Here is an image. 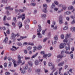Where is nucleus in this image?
<instances>
[{
	"instance_id": "nucleus-1",
	"label": "nucleus",
	"mask_w": 75,
	"mask_h": 75,
	"mask_svg": "<svg viewBox=\"0 0 75 75\" xmlns=\"http://www.w3.org/2000/svg\"><path fill=\"white\" fill-rule=\"evenodd\" d=\"M65 49H66L67 51L65 52V53L67 54H69V52L67 51L68 50H70V47L69 45L68 44H66L65 46H64Z\"/></svg>"
},
{
	"instance_id": "nucleus-2",
	"label": "nucleus",
	"mask_w": 75,
	"mask_h": 75,
	"mask_svg": "<svg viewBox=\"0 0 75 75\" xmlns=\"http://www.w3.org/2000/svg\"><path fill=\"white\" fill-rule=\"evenodd\" d=\"M49 66H52V67H51V69H53L54 68V67H55V65L54 64H52V62H49L48 63Z\"/></svg>"
},
{
	"instance_id": "nucleus-3",
	"label": "nucleus",
	"mask_w": 75,
	"mask_h": 75,
	"mask_svg": "<svg viewBox=\"0 0 75 75\" xmlns=\"http://www.w3.org/2000/svg\"><path fill=\"white\" fill-rule=\"evenodd\" d=\"M69 37V35L68 34H67L66 35V38L63 40L64 42H67L68 41V38Z\"/></svg>"
},
{
	"instance_id": "nucleus-4",
	"label": "nucleus",
	"mask_w": 75,
	"mask_h": 75,
	"mask_svg": "<svg viewBox=\"0 0 75 75\" xmlns=\"http://www.w3.org/2000/svg\"><path fill=\"white\" fill-rule=\"evenodd\" d=\"M66 44L65 43H64V44L63 43H61L59 45V48H60V49H62V48H64V45H65V46L66 45Z\"/></svg>"
},
{
	"instance_id": "nucleus-5",
	"label": "nucleus",
	"mask_w": 75,
	"mask_h": 75,
	"mask_svg": "<svg viewBox=\"0 0 75 75\" xmlns=\"http://www.w3.org/2000/svg\"><path fill=\"white\" fill-rule=\"evenodd\" d=\"M30 22V19L29 18H28L24 21L25 24H28Z\"/></svg>"
},
{
	"instance_id": "nucleus-6",
	"label": "nucleus",
	"mask_w": 75,
	"mask_h": 75,
	"mask_svg": "<svg viewBox=\"0 0 75 75\" xmlns=\"http://www.w3.org/2000/svg\"><path fill=\"white\" fill-rule=\"evenodd\" d=\"M16 35L15 34L13 33H12L11 34V39H13L16 37Z\"/></svg>"
},
{
	"instance_id": "nucleus-7",
	"label": "nucleus",
	"mask_w": 75,
	"mask_h": 75,
	"mask_svg": "<svg viewBox=\"0 0 75 75\" xmlns=\"http://www.w3.org/2000/svg\"><path fill=\"white\" fill-rule=\"evenodd\" d=\"M12 48L11 49V51H16V50H17V49H18V48H17L16 47L13 46H12Z\"/></svg>"
},
{
	"instance_id": "nucleus-8",
	"label": "nucleus",
	"mask_w": 75,
	"mask_h": 75,
	"mask_svg": "<svg viewBox=\"0 0 75 75\" xmlns=\"http://www.w3.org/2000/svg\"><path fill=\"white\" fill-rule=\"evenodd\" d=\"M18 25L19 26V29H20V28H21L23 26V24H22V23L20 22L19 23H18Z\"/></svg>"
},
{
	"instance_id": "nucleus-9",
	"label": "nucleus",
	"mask_w": 75,
	"mask_h": 75,
	"mask_svg": "<svg viewBox=\"0 0 75 75\" xmlns=\"http://www.w3.org/2000/svg\"><path fill=\"white\" fill-rule=\"evenodd\" d=\"M8 38H7V37H6L5 38V39L4 40L3 42H5L6 44H7V41H8Z\"/></svg>"
},
{
	"instance_id": "nucleus-10",
	"label": "nucleus",
	"mask_w": 75,
	"mask_h": 75,
	"mask_svg": "<svg viewBox=\"0 0 75 75\" xmlns=\"http://www.w3.org/2000/svg\"><path fill=\"white\" fill-rule=\"evenodd\" d=\"M5 8L6 10H13V8H11L10 6L6 7Z\"/></svg>"
},
{
	"instance_id": "nucleus-11",
	"label": "nucleus",
	"mask_w": 75,
	"mask_h": 75,
	"mask_svg": "<svg viewBox=\"0 0 75 75\" xmlns=\"http://www.w3.org/2000/svg\"><path fill=\"white\" fill-rule=\"evenodd\" d=\"M12 61L13 62V64L14 65V67H17V64H16V62L15 61V60L14 59H12Z\"/></svg>"
},
{
	"instance_id": "nucleus-12",
	"label": "nucleus",
	"mask_w": 75,
	"mask_h": 75,
	"mask_svg": "<svg viewBox=\"0 0 75 75\" xmlns=\"http://www.w3.org/2000/svg\"><path fill=\"white\" fill-rule=\"evenodd\" d=\"M64 14H65V15H69V14H71V12L69 11H67L65 12L64 13Z\"/></svg>"
},
{
	"instance_id": "nucleus-13",
	"label": "nucleus",
	"mask_w": 75,
	"mask_h": 75,
	"mask_svg": "<svg viewBox=\"0 0 75 75\" xmlns=\"http://www.w3.org/2000/svg\"><path fill=\"white\" fill-rule=\"evenodd\" d=\"M41 18H45L47 17V15L46 14H43L41 15Z\"/></svg>"
},
{
	"instance_id": "nucleus-14",
	"label": "nucleus",
	"mask_w": 75,
	"mask_h": 75,
	"mask_svg": "<svg viewBox=\"0 0 75 75\" xmlns=\"http://www.w3.org/2000/svg\"><path fill=\"white\" fill-rule=\"evenodd\" d=\"M64 62L63 61L60 63H59V64H58V66H59V67L62 66L64 65Z\"/></svg>"
},
{
	"instance_id": "nucleus-15",
	"label": "nucleus",
	"mask_w": 75,
	"mask_h": 75,
	"mask_svg": "<svg viewBox=\"0 0 75 75\" xmlns=\"http://www.w3.org/2000/svg\"><path fill=\"white\" fill-rule=\"evenodd\" d=\"M47 8H44L42 10L43 12H44L45 13H46L47 12Z\"/></svg>"
},
{
	"instance_id": "nucleus-16",
	"label": "nucleus",
	"mask_w": 75,
	"mask_h": 75,
	"mask_svg": "<svg viewBox=\"0 0 75 75\" xmlns=\"http://www.w3.org/2000/svg\"><path fill=\"white\" fill-rule=\"evenodd\" d=\"M47 30V29H46L45 30H42V35H45V33L46 31Z\"/></svg>"
},
{
	"instance_id": "nucleus-17",
	"label": "nucleus",
	"mask_w": 75,
	"mask_h": 75,
	"mask_svg": "<svg viewBox=\"0 0 75 75\" xmlns=\"http://www.w3.org/2000/svg\"><path fill=\"white\" fill-rule=\"evenodd\" d=\"M66 57V55L64 56H62L61 55H59L57 56V58H62V57Z\"/></svg>"
},
{
	"instance_id": "nucleus-18",
	"label": "nucleus",
	"mask_w": 75,
	"mask_h": 75,
	"mask_svg": "<svg viewBox=\"0 0 75 75\" xmlns=\"http://www.w3.org/2000/svg\"><path fill=\"white\" fill-rule=\"evenodd\" d=\"M73 8H74V7H73V6H70L68 8V10H72Z\"/></svg>"
},
{
	"instance_id": "nucleus-19",
	"label": "nucleus",
	"mask_w": 75,
	"mask_h": 75,
	"mask_svg": "<svg viewBox=\"0 0 75 75\" xmlns=\"http://www.w3.org/2000/svg\"><path fill=\"white\" fill-rule=\"evenodd\" d=\"M37 34L38 37H39V38H42V35H41L40 33H38Z\"/></svg>"
},
{
	"instance_id": "nucleus-20",
	"label": "nucleus",
	"mask_w": 75,
	"mask_h": 75,
	"mask_svg": "<svg viewBox=\"0 0 75 75\" xmlns=\"http://www.w3.org/2000/svg\"><path fill=\"white\" fill-rule=\"evenodd\" d=\"M38 53H36L31 58H34L36 57H37V55H38Z\"/></svg>"
},
{
	"instance_id": "nucleus-21",
	"label": "nucleus",
	"mask_w": 75,
	"mask_h": 75,
	"mask_svg": "<svg viewBox=\"0 0 75 75\" xmlns=\"http://www.w3.org/2000/svg\"><path fill=\"white\" fill-rule=\"evenodd\" d=\"M25 14L23 13L22 14V19L23 21L25 19Z\"/></svg>"
},
{
	"instance_id": "nucleus-22",
	"label": "nucleus",
	"mask_w": 75,
	"mask_h": 75,
	"mask_svg": "<svg viewBox=\"0 0 75 75\" xmlns=\"http://www.w3.org/2000/svg\"><path fill=\"white\" fill-rule=\"evenodd\" d=\"M35 64L36 65H38V64H39L38 61L37 60H36L35 61Z\"/></svg>"
},
{
	"instance_id": "nucleus-23",
	"label": "nucleus",
	"mask_w": 75,
	"mask_h": 75,
	"mask_svg": "<svg viewBox=\"0 0 75 75\" xmlns=\"http://www.w3.org/2000/svg\"><path fill=\"white\" fill-rule=\"evenodd\" d=\"M28 63L30 67H32L33 66V64L32 62L29 61L28 62Z\"/></svg>"
},
{
	"instance_id": "nucleus-24",
	"label": "nucleus",
	"mask_w": 75,
	"mask_h": 75,
	"mask_svg": "<svg viewBox=\"0 0 75 75\" xmlns=\"http://www.w3.org/2000/svg\"><path fill=\"white\" fill-rule=\"evenodd\" d=\"M23 58V57H21V56H20V55H18V60H21V58Z\"/></svg>"
},
{
	"instance_id": "nucleus-25",
	"label": "nucleus",
	"mask_w": 75,
	"mask_h": 75,
	"mask_svg": "<svg viewBox=\"0 0 75 75\" xmlns=\"http://www.w3.org/2000/svg\"><path fill=\"white\" fill-rule=\"evenodd\" d=\"M16 17H17V16H16L15 17H13V20L14 22H15V23L17 22V20H16Z\"/></svg>"
},
{
	"instance_id": "nucleus-26",
	"label": "nucleus",
	"mask_w": 75,
	"mask_h": 75,
	"mask_svg": "<svg viewBox=\"0 0 75 75\" xmlns=\"http://www.w3.org/2000/svg\"><path fill=\"white\" fill-rule=\"evenodd\" d=\"M71 30L72 32H75V28L72 27L71 28Z\"/></svg>"
},
{
	"instance_id": "nucleus-27",
	"label": "nucleus",
	"mask_w": 75,
	"mask_h": 75,
	"mask_svg": "<svg viewBox=\"0 0 75 75\" xmlns=\"http://www.w3.org/2000/svg\"><path fill=\"white\" fill-rule=\"evenodd\" d=\"M41 30H42L41 28H38L37 30V31L38 32V33H40V32L41 31Z\"/></svg>"
},
{
	"instance_id": "nucleus-28",
	"label": "nucleus",
	"mask_w": 75,
	"mask_h": 75,
	"mask_svg": "<svg viewBox=\"0 0 75 75\" xmlns=\"http://www.w3.org/2000/svg\"><path fill=\"white\" fill-rule=\"evenodd\" d=\"M30 5H31V6H35L36 4L35 3H32L30 4Z\"/></svg>"
},
{
	"instance_id": "nucleus-29",
	"label": "nucleus",
	"mask_w": 75,
	"mask_h": 75,
	"mask_svg": "<svg viewBox=\"0 0 75 75\" xmlns=\"http://www.w3.org/2000/svg\"><path fill=\"white\" fill-rule=\"evenodd\" d=\"M32 49V47L31 46H29L27 48V50L28 51H30Z\"/></svg>"
},
{
	"instance_id": "nucleus-30",
	"label": "nucleus",
	"mask_w": 75,
	"mask_h": 75,
	"mask_svg": "<svg viewBox=\"0 0 75 75\" xmlns=\"http://www.w3.org/2000/svg\"><path fill=\"white\" fill-rule=\"evenodd\" d=\"M11 65H12V63L11 62H9V65L8 67L9 68H10L11 67Z\"/></svg>"
},
{
	"instance_id": "nucleus-31",
	"label": "nucleus",
	"mask_w": 75,
	"mask_h": 75,
	"mask_svg": "<svg viewBox=\"0 0 75 75\" xmlns=\"http://www.w3.org/2000/svg\"><path fill=\"white\" fill-rule=\"evenodd\" d=\"M68 29V26H65L63 28V30H67Z\"/></svg>"
},
{
	"instance_id": "nucleus-32",
	"label": "nucleus",
	"mask_w": 75,
	"mask_h": 75,
	"mask_svg": "<svg viewBox=\"0 0 75 75\" xmlns=\"http://www.w3.org/2000/svg\"><path fill=\"white\" fill-rule=\"evenodd\" d=\"M47 57H48V54H45L44 55L43 57L46 58V59H47Z\"/></svg>"
},
{
	"instance_id": "nucleus-33",
	"label": "nucleus",
	"mask_w": 75,
	"mask_h": 75,
	"mask_svg": "<svg viewBox=\"0 0 75 75\" xmlns=\"http://www.w3.org/2000/svg\"><path fill=\"white\" fill-rule=\"evenodd\" d=\"M48 40V38H45L43 40V42H46V41Z\"/></svg>"
},
{
	"instance_id": "nucleus-34",
	"label": "nucleus",
	"mask_w": 75,
	"mask_h": 75,
	"mask_svg": "<svg viewBox=\"0 0 75 75\" xmlns=\"http://www.w3.org/2000/svg\"><path fill=\"white\" fill-rule=\"evenodd\" d=\"M17 63L18 64H21L22 63V61L21 60H18L17 62Z\"/></svg>"
},
{
	"instance_id": "nucleus-35",
	"label": "nucleus",
	"mask_w": 75,
	"mask_h": 75,
	"mask_svg": "<svg viewBox=\"0 0 75 75\" xmlns=\"http://www.w3.org/2000/svg\"><path fill=\"white\" fill-rule=\"evenodd\" d=\"M25 28L26 30H28L29 29V26L28 25H26L25 26Z\"/></svg>"
},
{
	"instance_id": "nucleus-36",
	"label": "nucleus",
	"mask_w": 75,
	"mask_h": 75,
	"mask_svg": "<svg viewBox=\"0 0 75 75\" xmlns=\"http://www.w3.org/2000/svg\"><path fill=\"white\" fill-rule=\"evenodd\" d=\"M43 8H47V5L46 4H44L43 5Z\"/></svg>"
},
{
	"instance_id": "nucleus-37",
	"label": "nucleus",
	"mask_w": 75,
	"mask_h": 75,
	"mask_svg": "<svg viewBox=\"0 0 75 75\" xmlns=\"http://www.w3.org/2000/svg\"><path fill=\"white\" fill-rule=\"evenodd\" d=\"M62 67H60L59 68V74H61V70H62Z\"/></svg>"
},
{
	"instance_id": "nucleus-38",
	"label": "nucleus",
	"mask_w": 75,
	"mask_h": 75,
	"mask_svg": "<svg viewBox=\"0 0 75 75\" xmlns=\"http://www.w3.org/2000/svg\"><path fill=\"white\" fill-rule=\"evenodd\" d=\"M40 72V69H38L35 70L36 72Z\"/></svg>"
},
{
	"instance_id": "nucleus-39",
	"label": "nucleus",
	"mask_w": 75,
	"mask_h": 75,
	"mask_svg": "<svg viewBox=\"0 0 75 75\" xmlns=\"http://www.w3.org/2000/svg\"><path fill=\"white\" fill-rule=\"evenodd\" d=\"M5 74L6 75H10V73L8 72H6Z\"/></svg>"
},
{
	"instance_id": "nucleus-40",
	"label": "nucleus",
	"mask_w": 75,
	"mask_h": 75,
	"mask_svg": "<svg viewBox=\"0 0 75 75\" xmlns=\"http://www.w3.org/2000/svg\"><path fill=\"white\" fill-rule=\"evenodd\" d=\"M38 49L40 50H41V48H42V47H41V45H39L38 46V47L37 48Z\"/></svg>"
},
{
	"instance_id": "nucleus-41",
	"label": "nucleus",
	"mask_w": 75,
	"mask_h": 75,
	"mask_svg": "<svg viewBox=\"0 0 75 75\" xmlns=\"http://www.w3.org/2000/svg\"><path fill=\"white\" fill-rule=\"evenodd\" d=\"M62 11H63V9H62L60 11H57V13H58V14H59V13H61V12H62Z\"/></svg>"
},
{
	"instance_id": "nucleus-42",
	"label": "nucleus",
	"mask_w": 75,
	"mask_h": 75,
	"mask_svg": "<svg viewBox=\"0 0 75 75\" xmlns=\"http://www.w3.org/2000/svg\"><path fill=\"white\" fill-rule=\"evenodd\" d=\"M62 8L64 9V10H66V8H67V7L64 5H63L62 7Z\"/></svg>"
},
{
	"instance_id": "nucleus-43",
	"label": "nucleus",
	"mask_w": 75,
	"mask_h": 75,
	"mask_svg": "<svg viewBox=\"0 0 75 75\" xmlns=\"http://www.w3.org/2000/svg\"><path fill=\"white\" fill-rule=\"evenodd\" d=\"M55 7V4H52V5L51 6L52 8H54Z\"/></svg>"
},
{
	"instance_id": "nucleus-44",
	"label": "nucleus",
	"mask_w": 75,
	"mask_h": 75,
	"mask_svg": "<svg viewBox=\"0 0 75 75\" xmlns=\"http://www.w3.org/2000/svg\"><path fill=\"white\" fill-rule=\"evenodd\" d=\"M12 25H13V27H16V22H15V23L14 22H12Z\"/></svg>"
},
{
	"instance_id": "nucleus-45",
	"label": "nucleus",
	"mask_w": 75,
	"mask_h": 75,
	"mask_svg": "<svg viewBox=\"0 0 75 75\" xmlns=\"http://www.w3.org/2000/svg\"><path fill=\"white\" fill-rule=\"evenodd\" d=\"M58 36L57 35H55L54 37V39L56 40L58 39Z\"/></svg>"
},
{
	"instance_id": "nucleus-46",
	"label": "nucleus",
	"mask_w": 75,
	"mask_h": 75,
	"mask_svg": "<svg viewBox=\"0 0 75 75\" xmlns=\"http://www.w3.org/2000/svg\"><path fill=\"white\" fill-rule=\"evenodd\" d=\"M61 37L62 39H64V35H62L61 36Z\"/></svg>"
},
{
	"instance_id": "nucleus-47",
	"label": "nucleus",
	"mask_w": 75,
	"mask_h": 75,
	"mask_svg": "<svg viewBox=\"0 0 75 75\" xmlns=\"http://www.w3.org/2000/svg\"><path fill=\"white\" fill-rule=\"evenodd\" d=\"M57 25L55 26L53 28L54 30H57Z\"/></svg>"
},
{
	"instance_id": "nucleus-48",
	"label": "nucleus",
	"mask_w": 75,
	"mask_h": 75,
	"mask_svg": "<svg viewBox=\"0 0 75 75\" xmlns=\"http://www.w3.org/2000/svg\"><path fill=\"white\" fill-rule=\"evenodd\" d=\"M54 4H56V5H58L59 4L58 2L57 1H54Z\"/></svg>"
},
{
	"instance_id": "nucleus-49",
	"label": "nucleus",
	"mask_w": 75,
	"mask_h": 75,
	"mask_svg": "<svg viewBox=\"0 0 75 75\" xmlns=\"http://www.w3.org/2000/svg\"><path fill=\"white\" fill-rule=\"evenodd\" d=\"M17 45L19 46H21V45H22L21 43L20 42H18L17 43Z\"/></svg>"
},
{
	"instance_id": "nucleus-50",
	"label": "nucleus",
	"mask_w": 75,
	"mask_h": 75,
	"mask_svg": "<svg viewBox=\"0 0 75 75\" xmlns=\"http://www.w3.org/2000/svg\"><path fill=\"white\" fill-rule=\"evenodd\" d=\"M62 15H61L59 17V19H62Z\"/></svg>"
},
{
	"instance_id": "nucleus-51",
	"label": "nucleus",
	"mask_w": 75,
	"mask_h": 75,
	"mask_svg": "<svg viewBox=\"0 0 75 75\" xmlns=\"http://www.w3.org/2000/svg\"><path fill=\"white\" fill-rule=\"evenodd\" d=\"M75 23V20H74L71 23V24H74Z\"/></svg>"
},
{
	"instance_id": "nucleus-52",
	"label": "nucleus",
	"mask_w": 75,
	"mask_h": 75,
	"mask_svg": "<svg viewBox=\"0 0 75 75\" xmlns=\"http://www.w3.org/2000/svg\"><path fill=\"white\" fill-rule=\"evenodd\" d=\"M6 18H7V16H4V19H3L4 21H6Z\"/></svg>"
},
{
	"instance_id": "nucleus-53",
	"label": "nucleus",
	"mask_w": 75,
	"mask_h": 75,
	"mask_svg": "<svg viewBox=\"0 0 75 75\" xmlns=\"http://www.w3.org/2000/svg\"><path fill=\"white\" fill-rule=\"evenodd\" d=\"M59 23L60 24L62 23V19H59Z\"/></svg>"
},
{
	"instance_id": "nucleus-54",
	"label": "nucleus",
	"mask_w": 75,
	"mask_h": 75,
	"mask_svg": "<svg viewBox=\"0 0 75 75\" xmlns=\"http://www.w3.org/2000/svg\"><path fill=\"white\" fill-rule=\"evenodd\" d=\"M58 71H56V72H55L54 73V75H58Z\"/></svg>"
},
{
	"instance_id": "nucleus-55",
	"label": "nucleus",
	"mask_w": 75,
	"mask_h": 75,
	"mask_svg": "<svg viewBox=\"0 0 75 75\" xmlns=\"http://www.w3.org/2000/svg\"><path fill=\"white\" fill-rule=\"evenodd\" d=\"M21 73H22V74H25V71L24 70H21Z\"/></svg>"
},
{
	"instance_id": "nucleus-56",
	"label": "nucleus",
	"mask_w": 75,
	"mask_h": 75,
	"mask_svg": "<svg viewBox=\"0 0 75 75\" xmlns=\"http://www.w3.org/2000/svg\"><path fill=\"white\" fill-rule=\"evenodd\" d=\"M25 58L26 60H27V59H30V57H25Z\"/></svg>"
},
{
	"instance_id": "nucleus-57",
	"label": "nucleus",
	"mask_w": 75,
	"mask_h": 75,
	"mask_svg": "<svg viewBox=\"0 0 75 75\" xmlns=\"http://www.w3.org/2000/svg\"><path fill=\"white\" fill-rule=\"evenodd\" d=\"M64 53H65V50H63L61 52V55H62L63 54H64Z\"/></svg>"
},
{
	"instance_id": "nucleus-58",
	"label": "nucleus",
	"mask_w": 75,
	"mask_h": 75,
	"mask_svg": "<svg viewBox=\"0 0 75 75\" xmlns=\"http://www.w3.org/2000/svg\"><path fill=\"white\" fill-rule=\"evenodd\" d=\"M4 66L5 68H6V67H7V63H5L4 64Z\"/></svg>"
},
{
	"instance_id": "nucleus-59",
	"label": "nucleus",
	"mask_w": 75,
	"mask_h": 75,
	"mask_svg": "<svg viewBox=\"0 0 75 75\" xmlns=\"http://www.w3.org/2000/svg\"><path fill=\"white\" fill-rule=\"evenodd\" d=\"M22 15H21L19 16L18 17V19H19V18H22Z\"/></svg>"
},
{
	"instance_id": "nucleus-60",
	"label": "nucleus",
	"mask_w": 75,
	"mask_h": 75,
	"mask_svg": "<svg viewBox=\"0 0 75 75\" xmlns=\"http://www.w3.org/2000/svg\"><path fill=\"white\" fill-rule=\"evenodd\" d=\"M54 11H58V8H54Z\"/></svg>"
},
{
	"instance_id": "nucleus-61",
	"label": "nucleus",
	"mask_w": 75,
	"mask_h": 75,
	"mask_svg": "<svg viewBox=\"0 0 75 75\" xmlns=\"http://www.w3.org/2000/svg\"><path fill=\"white\" fill-rule=\"evenodd\" d=\"M19 12V10H18V9H16L15 10V12L16 13H18V12Z\"/></svg>"
},
{
	"instance_id": "nucleus-62",
	"label": "nucleus",
	"mask_w": 75,
	"mask_h": 75,
	"mask_svg": "<svg viewBox=\"0 0 75 75\" xmlns=\"http://www.w3.org/2000/svg\"><path fill=\"white\" fill-rule=\"evenodd\" d=\"M21 38H22V39H24V38H27V36H24L22 37L21 36Z\"/></svg>"
},
{
	"instance_id": "nucleus-63",
	"label": "nucleus",
	"mask_w": 75,
	"mask_h": 75,
	"mask_svg": "<svg viewBox=\"0 0 75 75\" xmlns=\"http://www.w3.org/2000/svg\"><path fill=\"white\" fill-rule=\"evenodd\" d=\"M7 59L9 61H11V57H8Z\"/></svg>"
},
{
	"instance_id": "nucleus-64",
	"label": "nucleus",
	"mask_w": 75,
	"mask_h": 75,
	"mask_svg": "<svg viewBox=\"0 0 75 75\" xmlns=\"http://www.w3.org/2000/svg\"><path fill=\"white\" fill-rule=\"evenodd\" d=\"M37 21H33V23L34 24H37Z\"/></svg>"
}]
</instances>
